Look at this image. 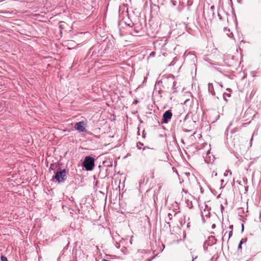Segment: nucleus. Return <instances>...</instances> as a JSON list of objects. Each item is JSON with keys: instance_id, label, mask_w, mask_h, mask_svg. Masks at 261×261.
<instances>
[{"instance_id": "obj_1", "label": "nucleus", "mask_w": 261, "mask_h": 261, "mask_svg": "<svg viewBox=\"0 0 261 261\" xmlns=\"http://www.w3.org/2000/svg\"><path fill=\"white\" fill-rule=\"evenodd\" d=\"M83 166L85 168L86 170L90 171L93 170L94 167V159L93 158L87 156L85 158L83 163Z\"/></svg>"}, {"instance_id": "obj_2", "label": "nucleus", "mask_w": 261, "mask_h": 261, "mask_svg": "<svg viewBox=\"0 0 261 261\" xmlns=\"http://www.w3.org/2000/svg\"><path fill=\"white\" fill-rule=\"evenodd\" d=\"M66 171L65 169H63L56 173L55 179L59 182H62L66 180Z\"/></svg>"}, {"instance_id": "obj_3", "label": "nucleus", "mask_w": 261, "mask_h": 261, "mask_svg": "<svg viewBox=\"0 0 261 261\" xmlns=\"http://www.w3.org/2000/svg\"><path fill=\"white\" fill-rule=\"evenodd\" d=\"M86 124L84 121L77 122L74 125V128L80 132H85L86 131L85 126Z\"/></svg>"}, {"instance_id": "obj_4", "label": "nucleus", "mask_w": 261, "mask_h": 261, "mask_svg": "<svg viewBox=\"0 0 261 261\" xmlns=\"http://www.w3.org/2000/svg\"><path fill=\"white\" fill-rule=\"evenodd\" d=\"M172 113L170 111H166L163 116L162 123H167L171 119Z\"/></svg>"}, {"instance_id": "obj_5", "label": "nucleus", "mask_w": 261, "mask_h": 261, "mask_svg": "<svg viewBox=\"0 0 261 261\" xmlns=\"http://www.w3.org/2000/svg\"><path fill=\"white\" fill-rule=\"evenodd\" d=\"M208 91L211 92V93L213 95H214L215 94V91H214V90L213 84H210V83L208 84Z\"/></svg>"}, {"instance_id": "obj_6", "label": "nucleus", "mask_w": 261, "mask_h": 261, "mask_svg": "<svg viewBox=\"0 0 261 261\" xmlns=\"http://www.w3.org/2000/svg\"><path fill=\"white\" fill-rule=\"evenodd\" d=\"M231 96V94L230 93H224L223 94V98H224V99L226 101H227L228 100L226 98V97H230Z\"/></svg>"}, {"instance_id": "obj_7", "label": "nucleus", "mask_w": 261, "mask_h": 261, "mask_svg": "<svg viewBox=\"0 0 261 261\" xmlns=\"http://www.w3.org/2000/svg\"><path fill=\"white\" fill-rule=\"evenodd\" d=\"M148 175L150 176V177L151 179L154 178V171L153 170H150L149 172L148 173Z\"/></svg>"}, {"instance_id": "obj_8", "label": "nucleus", "mask_w": 261, "mask_h": 261, "mask_svg": "<svg viewBox=\"0 0 261 261\" xmlns=\"http://www.w3.org/2000/svg\"><path fill=\"white\" fill-rule=\"evenodd\" d=\"M1 259L2 261H8L7 258L4 255H2Z\"/></svg>"}, {"instance_id": "obj_9", "label": "nucleus", "mask_w": 261, "mask_h": 261, "mask_svg": "<svg viewBox=\"0 0 261 261\" xmlns=\"http://www.w3.org/2000/svg\"><path fill=\"white\" fill-rule=\"evenodd\" d=\"M143 145V143L139 142L138 143H137V146L139 149H141Z\"/></svg>"}, {"instance_id": "obj_10", "label": "nucleus", "mask_w": 261, "mask_h": 261, "mask_svg": "<svg viewBox=\"0 0 261 261\" xmlns=\"http://www.w3.org/2000/svg\"><path fill=\"white\" fill-rule=\"evenodd\" d=\"M243 240H242L240 241V243H239V246H238V249H242V244H243Z\"/></svg>"}, {"instance_id": "obj_11", "label": "nucleus", "mask_w": 261, "mask_h": 261, "mask_svg": "<svg viewBox=\"0 0 261 261\" xmlns=\"http://www.w3.org/2000/svg\"><path fill=\"white\" fill-rule=\"evenodd\" d=\"M232 235V231L230 230L228 234V239H230V238L231 237Z\"/></svg>"}, {"instance_id": "obj_12", "label": "nucleus", "mask_w": 261, "mask_h": 261, "mask_svg": "<svg viewBox=\"0 0 261 261\" xmlns=\"http://www.w3.org/2000/svg\"><path fill=\"white\" fill-rule=\"evenodd\" d=\"M168 216L169 220H171L172 218V215L171 214L169 213V214H168Z\"/></svg>"}, {"instance_id": "obj_13", "label": "nucleus", "mask_w": 261, "mask_h": 261, "mask_svg": "<svg viewBox=\"0 0 261 261\" xmlns=\"http://www.w3.org/2000/svg\"><path fill=\"white\" fill-rule=\"evenodd\" d=\"M226 172H227V173H224V175L225 176H227L228 175V173H229L230 175H231V172L230 171L228 170V171H226Z\"/></svg>"}, {"instance_id": "obj_14", "label": "nucleus", "mask_w": 261, "mask_h": 261, "mask_svg": "<svg viewBox=\"0 0 261 261\" xmlns=\"http://www.w3.org/2000/svg\"><path fill=\"white\" fill-rule=\"evenodd\" d=\"M155 54V52H152L151 53V54H150V56H154Z\"/></svg>"}, {"instance_id": "obj_15", "label": "nucleus", "mask_w": 261, "mask_h": 261, "mask_svg": "<svg viewBox=\"0 0 261 261\" xmlns=\"http://www.w3.org/2000/svg\"><path fill=\"white\" fill-rule=\"evenodd\" d=\"M133 31H134V33H136V34H137L139 32L138 31H137L136 29H134Z\"/></svg>"}, {"instance_id": "obj_16", "label": "nucleus", "mask_w": 261, "mask_h": 261, "mask_svg": "<svg viewBox=\"0 0 261 261\" xmlns=\"http://www.w3.org/2000/svg\"><path fill=\"white\" fill-rule=\"evenodd\" d=\"M213 175H214L215 176H217V173L214 171L213 172Z\"/></svg>"}, {"instance_id": "obj_17", "label": "nucleus", "mask_w": 261, "mask_h": 261, "mask_svg": "<svg viewBox=\"0 0 261 261\" xmlns=\"http://www.w3.org/2000/svg\"><path fill=\"white\" fill-rule=\"evenodd\" d=\"M229 229H230V230H233V225H230L229 227Z\"/></svg>"}, {"instance_id": "obj_18", "label": "nucleus", "mask_w": 261, "mask_h": 261, "mask_svg": "<svg viewBox=\"0 0 261 261\" xmlns=\"http://www.w3.org/2000/svg\"><path fill=\"white\" fill-rule=\"evenodd\" d=\"M227 91H228L229 92H231L232 90L230 88H228L226 89Z\"/></svg>"}, {"instance_id": "obj_19", "label": "nucleus", "mask_w": 261, "mask_h": 261, "mask_svg": "<svg viewBox=\"0 0 261 261\" xmlns=\"http://www.w3.org/2000/svg\"><path fill=\"white\" fill-rule=\"evenodd\" d=\"M216 227V225L215 224H213L212 226V228L213 229L215 228Z\"/></svg>"}, {"instance_id": "obj_20", "label": "nucleus", "mask_w": 261, "mask_h": 261, "mask_svg": "<svg viewBox=\"0 0 261 261\" xmlns=\"http://www.w3.org/2000/svg\"><path fill=\"white\" fill-rule=\"evenodd\" d=\"M137 103H138V100H134V101L133 102L134 104H137Z\"/></svg>"}, {"instance_id": "obj_21", "label": "nucleus", "mask_w": 261, "mask_h": 261, "mask_svg": "<svg viewBox=\"0 0 261 261\" xmlns=\"http://www.w3.org/2000/svg\"><path fill=\"white\" fill-rule=\"evenodd\" d=\"M252 139H253V137L251 138V140H250V146H251L252 145Z\"/></svg>"}, {"instance_id": "obj_22", "label": "nucleus", "mask_w": 261, "mask_h": 261, "mask_svg": "<svg viewBox=\"0 0 261 261\" xmlns=\"http://www.w3.org/2000/svg\"><path fill=\"white\" fill-rule=\"evenodd\" d=\"M116 247H117V248H119V247H120V245H119V244H117L116 245Z\"/></svg>"}, {"instance_id": "obj_23", "label": "nucleus", "mask_w": 261, "mask_h": 261, "mask_svg": "<svg viewBox=\"0 0 261 261\" xmlns=\"http://www.w3.org/2000/svg\"><path fill=\"white\" fill-rule=\"evenodd\" d=\"M243 228H244V225H242V230H243Z\"/></svg>"}, {"instance_id": "obj_24", "label": "nucleus", "mask_w": 261, "mask_h": 261, "mask_svg": "<svg viewBox=\"0 0 261 261\" xmlns=\"http://www.w3.org/2000/svg\"><path fill=\"white\" fill-rule=\"evenodd\" d=\"M221 181L222 182H223V179H222V180H221Z\"/></svg>"}, {"instance_id": "obj_25", "label": "nucleus", "mask_w": 261, "mask_h": 261, "mask_svg": "<svg viewBox=\"0 0 261 261\" xmlns=\"http://www.w3.org/2000/svg\"><path fill=\"white\" fill-rule=\"evenodd\" d=\"M130 34H131L132 35H134V34H133V32H132Z\"/></svg>"}, {"instance_id": "obj_26", "label": "nucleus", "mask_w": 261, "mask_h": 261, "mask_svg": "<svg viewBox=\"0 0 261 261\" xmlns=\"http://www.w3.org/2000/svg\"><path fill=\"white\" fill-rule=\"evenodd\" d=\"M194 258L193 257L192 261H194Z\"/></svg>"}]
</instances>
